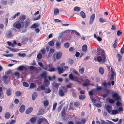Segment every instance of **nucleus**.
<instances>
[{
  "label": "nucleus",
  "instance_id": "nucleus-1",
  "mask_svg": "<svg viewBox=\"0 0 124 124\" xmlns=\"http://www.w3.org/2000/svg\"><path fill=\"white\" fill-rule=\"evenodd\" d=\"M62 89H59V93L60 96L62 97L65 94V93L67 92V89L64 86H62Z\"/></svg>",
  "mask_w": 124,
  "mask_h": 124
},
{
  "label": "nucleus",
  "instance_id": "nucleus-2",
  "mask_svg": "<svg viewBox=\"0 0 124 124\" xmlns=\"http://www.w3.org/2000/svg\"><path fill=\"white\" fill-rule=\"evenodd\" d=\"M69 78L71 80L76 81L79 84H81L80 82L79 81L77 77H74L72 74H70L69 76Z\"/></svg>",
  "mask_w": 124,
  "mask_h": 124
},
{
  "label": "nucleus",
  "instance_id": "nucleus-3",
  "mask_svg": "<svg viewBox=\"0 0 124 124\" xmlns=\"http://www.w3.org/2000/svg\"><path fill=\"white\" fill-rule=\"evenodd\" d=\"M31 20L29 18H27L25 21L24 23L25 28H27L30 24Z\"/></svg>",
  "mask_w": 124,
  "mask_h": 124
},
{
  "label": "nucleus",
  "instance_id": "nucleus-4",
  "mask_svg": "<svg viewBox=\"0 0 124 124\" xmlns=\"http://www.w3.org/2000/svg\"><path fill=\"white\" fill-rule=\"evenodd\" d=\"M6 36L8 38H11L13 36L12 31L10 30L8 31L6 33Z\"/></svg>",
  "mask_w": 124,
  "mask_h": 124
},
{
  "label": "nucleus",
  "instance_id": "nucleus-5",
  "mask_svg": "<svg viewBox=\"0 0 124 124\" xmlns=\"http://www.w3.org/2000/svg\"><path fill=\"white\" fill-rule=\"evenodd\" d=\"M112 97L116 100H119L120 99V97L119 96L118 93H115L112 94Z\"/></svg>",
  "mask_w": 124,
  "mask_h": 124
},
{
  "label": "nucleus",
  "instance_id": "nucleus-6",
  "mask_svg": "<svg viewBox=\"0 0 124 124\" xmlns=\"http://www.w3.org/2000/svg\"><path fill=\"white\" fill-rule=\"evenodd\" d=\"M46 122H47V120L44 117H41L39 118L37 122L38 124H40L43 121Z\"/></svg>",
  "mask_w": 124,
  "mask_h": 124
},
{
  "label": "nucleus",
  "instance_id": "nucleus-7",
  "mask_svg": "<svg viewBox=\"0 0 124 124\" xmlns=\"http://www.w3.org/2000/svg\"><path fill=\"white\" fill-rule=\"evenodd\" d=\"M95 15L94 14H93L91 16L89 23L90 24H91L93 23V20L95 18Z\"/></svg>",
  "mask_w": 124,
  "mask_h": 124
},
{
  "label": "nucleus",
  "instance_id": "nucleus-8",
  "mask_svg": "<svg viewBox=\"0 0 124 124\" xmlns=\"http://www.w3.org/2000/svg\"><path fill=\"white\" fill-rule=\"evenodd\" d=\"M25 107L24 105H22L19 109V111L21 113H23L25 110Z\"/></svg>",
  "mask_w": 124,
  "mask_h": 124
},
{
  "label": "nucleus",
  "instance_id": "nucleus-9",
  "mask_svg": "<svg viewBox=\"0 0 124 124\" xmlns=\"http://www.w3.org/2000/svg\"><path fill=\"white\" fill-rule=\"evenodd\" d=\"M62 53L61 52L57 53L56 55V58L57 60L59 59L61 57Z\"/></svg>",
  "mask_w": 124,
  "mask_h": 124
},
{
  "label": "nucleus",
  "instance_id": "nucleus-10",
  "mask_svg": "<svg viewBox=\"0 0 124 124\" xmlns=\"http://www.w3.org/2000/svg\"><path fill=\"white\" fill-rule=\"evenodd\" d=\"M61 43L57 41L55 44V47L56 48L59 49L61 48Z\"/></svg>",
  "mask_w": 124,
  "mask_h": 124
},
{
  "label": "nucleus",
  "instance_id": "nucleus-11",
  "mask_svg": "<svg viewBox=\"0 0 124 124\" xmlns=\"http://www.w3.org/2000/svg\"><path fill=\"white\" fill-rule=\"evenodd\" d=\"M106 109L108 112L110 113L111 112L112 110V107L108 105L106 107Z\"/></svg>",
  "mask_w": 124,
  "mask_h": 124
},
{
  "label": "nucleus",
  "instance_id": "nucleus-12",
  "mask_svg": "<svg viewBox=\"0 0 124 124\" xmlns=\"http://www.w3.org/2000/svg\"><path fill=\"white\" fill-rule=\"evenodd\" d=\"M26 68L23 66H19L17 68V69L19 70L22 71L23 69H26Z\"/></svg>",
  "mask_w": 124,
  "mask_h": 124
},
{
  "label": "nucleus",
  "instance_id": "nucleus-13",
  "mask_svg": "<svg viewBox=\"0 0 124 124\" xmlns=\"http://www.w3.org/2000/svg\"><path fill=\"white\" fill-rule=\"evenodd\" d=\"M26 16L24 15H21L19 17V19L21 21H23L25 19Z\"/></svg>",
  "mask_w": 124,
  "mask_h": 124
},
{
  "label": "nucleus",
  "instance_id": "nucleus-14",
  "mask_svg": "<svg viewBox=\"0 0 124 124\" xmlns=\"http://www.w3.org/2000/svg\"><path fill=\"white\" fill-rule=\"evenodd\" d=\"M59 73L60 74L63 73L64 71L63 68H61L60 67H58L57 68Z\"/></svg>",
  "mask_w": 124,
  "mask_h": 124
},
{
  "label": "nucleus",
  "instance_id": "nucleus-15",
  "mask_svg": "<svg viewBox=\"0 0 124 124\" xmlns=\"http://www.w3.org/2000/svg\"><path fill=\"white\" fill-rule=\"evenodd\" d=\"M33 108L32 107H31L28 108L26 111L25 112L26 114H29L33 110Z\"/></svg>",
  "mask_w": 124,
  "mask_h": 124
},
{
  "label": "nucleus",
  "instance_id": "nucleus-16",
  "mask_svg": "<svg viewBox=\"0 0 124 124\" xmlns=\"http://www.w3.org/2000/svg\"><path fill=\"white\" fill-rule=\"evenodd\" d=\"M47 72L46 71H44L43 72L41 75V76L42 78H47Z\"/></svg>",
  "mask_w": 124,
  "mask_h": 124
},
{
  "label": "nucleus",
  "instance_id": "nucleus-17",
  "mask_svg": "<svg viewBox=\"0 0 124 124\" xmlns=\"http://www.w3.org/2000/svg\"><path fill=\"white\" fill-rule=\"evenodd\" d=\"M37 96V93L36 92L34 93L32 95V98L33 100H34Z\"/></svg>",
  "mask_w": 124,
  "mask_h": 124
},
{
  "label": "nucleus",
  "instance_id": "nucleus-18",
  "mask_svg": "<svg viewBox=\"0 0 124 124\" xmlns=\"http://www.w3.org/2000/svg\"><path fill=\"white\" fill-rule=\"evenodd\" d=\"M118 114V112L117 110H114L111 111V114L115 115Z\"/></svg>",
  "mask_w": 124,
  "mask_h": 124
},
{
  "label": "nucleus",
  "instance_id": "nucleus-19",
  "mask_svg": "<svg viewBox=\"0 0 124 124\" xmlns=\"http://www.w3.org/2000/svg\"><path fill=\"white\" fill-rule=\"evenodd\" d=\"M11 91L10 89H7L6 91V93L8 96H9L11 95Z\"/></svg>",
  "mask_w": 124,
  "mask_h": 124
},
{
  "label": "nucleus",
  "instance_id": "nucleus-20",
  "mask_svg": "<svg viewBox=\"0 0 124 124\" xmlns=\"http://www.w3.org/2000/svg\"><path fill=\"white\" fill-rule=\"evenodd\" d=\"M87 48V46L86 45H83L82 47V50L83 51L85 52L86 51Z\"/></svg>",
  "mask_w": 124,
  "mask_h": 124
},
{
  "label": "nucleus",
  "instance_id": "nucleus-21",
  "mask_svg": "<svg viewBox=\"0 0 124 124\" xmlns=\"http://www.w3.org/2000/svg\"><path fill=\"white\" fill-rule=\"evenodd\" d=\"M99 71L101 74H103L104 72V70L103 68L102 67H100L99 68Z\"/></svg>",
  "mask_w": 124,
  "mask_h": 124
},
{
  "label": "nucleus",
  "instance_id": "nucleus-22",
  "mask_svg": "<svg viewBox=\"0 0 124 124\" xmlns=\"http://www.w3.org/2000/svg\"><path fill=\"white\" fill-rule=\"evenodd\" d=\"M10 116V114L9 112L6 113L5 115V117L6 119L9 118Z\"/></svg>",
  "mask_w": 124,
  "mask_h": 124
},
{
  "label": "nucleus",
  "instance_id": "nucleus-23",
  "mask_svg": "<svg viewBox=\"0 0 124 124\" xmlns=\"http://www.w3.org/2000/svg\"><path fill=\"white\" fill-rule=\"evenodd\" d=\"M51 91V90L49 88H47L45 89L44 92L46 93H50Z\"/></svg>",
  "mask_w": 124,
  "mask_h": 124
},
{
  "label": "nucleus",
  "instance_id": "nucleus-24",
  "mask_svg": "<svg viewBox=\"0 0 124 124\" xmlns=\"http://www.w3.org/2000/svg\"><path fill=\"white\" fill-rule=\"evenodd\" d=\"M80 15L82 18H85V14L83 11H82L80 12Z\"/></svg>",
  "mask_w": 124,
  "mask_h": 124
},
{
  "label": "nucleus",
  "instance_id": "nucleus-25",
  "mask_svg": "<svg viewBox=\"0 0 124 124\" xmlns=\"http://www.w3.org/2000/svg\"><path fill=\"white\" fill-rule=\"evenodd\" d=\"M102 54L103 56V62H105L106 61V57L105 55V54H104V50H102Z\"/></svg>",
  "mask_w": 124,
  "mask_h": 124
},
{
  "label": "nucleus",
  "instance_id": "nucleus-26",
  "mask_svg": "<svg viewBox=\"0 0 124 124\" xmlns=\"http://www.w3.org/2000/svg\"><path fill=\"white\" fill-rule=\"evenodd\" d=\"M59 10L57 8H55L54 10V15H56L59 13Z\"/></svg>",
  "mask_w": 124,
  "mask_h": 124
},
{
  "label": "nucleus",
  "instance_id": "nucleus-27",
  "mask_svg": "<svg viewBox=\"0 0 124 124\" xmlns=\"http://www.w3.org/2000/svg\"><path fill=\"white\" fill-rule=\"evenodd\" d=\"M22 93L20 91H17L15 93V95L16 96H19L21 95Z\"/></svg>",
  "mask_w": 124,
  "mask_h": 124
},
{
  "label": "nucleus",
  "instance_id": "nucleus-28",
  "mask_svg": "<svg viewBox=\"0 0 124 124\" xmlns=\"http://www.w3.org/2000/svg\"><path fill=\"white\" fill-rule=\"evenodd\" d=\"M38 27V25L37 24L34 23L30 27L31 28H35Z\"/></svg>",
  "mask_w": 124,
  "mask_h": 124
},
{
  "label": "nucleus",
  "instance_id": "nucleus-29",
  "mask_svg": "<svg viewBox=\"0 0 124 124\" xmlns=\"http://www.w3.org/2000/svg\"><path fill=\"white\" fill-rule=\"evenodd\" d=\"M99 21L101 22L102 23H103L104 22H106V19H103L102 18H101L99 19Z\"/></svg>",
  "mask_w": 124,
  "mask_h": 124
},
{
  "label": "nucleus",
  "instance_id": "nucleus-30",
  "mask_svg": "<svg viewBox=\"0 0 124 124\" xmlns=\"http://www.w3.org/2000/svg\"><path fill=\"white\" fill-rule=\"evenodd\" d=\"M85 98V96L84 95H80L79 96V98L80 100H83Z\"/></svg>",
  "mask_w": 124,
  "mask_h": 124
},
{
  "label": "nucleus",
  "instance_id": "nucleus-31",
  "mask_svg": "<svg viewBox=\"0 0 124 124\" xmlns=\"http://www.w3.org/2000/svg\"><path fill=\"white\" fill-rule=\"evenodd\" d=\"M117 110L118 112V113H121V112L123 111V108L121 107H119L118 108Z\"/></svg>",
  "mask_w": 124,
  "mask_h": 124
},
{
  "label": "nucleus",
  "instance_id": "nucleus-32",
  "mask_svg": "<svg viewBox=\"0 0 124 124\" xmlns=\"http://www.w3.org/2000/svg\"><path fill=\"white\" fill-rule=\"evenodd\" d=\"M64 103L60 105V106L58 108V112H59L60 111L61 108L64 105Z\"/></svg>",
  "mask_w": 124,
  "mask_h": 124
},
{
  "label": "nucleus",
  "instance_id": "nucleus-33",
  "mask_svg": "<svg viewBox=\"0 0 124 124\" xmlns=\"http://www.w3.org/2000/svg\"><path fill=\"white\" fill-rule=\"evenodd\" d=\"M65 47L66 48H68L70 46V44L68 42L65 43L64 45Z\"/></svg>",
  "mask_w": 124,
  "mask_h": 124
},
{
  "label": "nucleus",
  "instance_id": "nucleus-34",
  "mask_svg": "<svg viewBox=\"0 0 124 124\" xmlns=\"http://www.w3.org/2000/svg\"><path fill=\"white\" fill-rule=\"evenodd\" d=\"M14 74L17 78H20V73L18 72H15Z\"/></svg>",
  "mask_w": 124,
  "mask_h": 124
},
{
  "label": "nucleus",
  "instance_id": "nucleus-35",
  "mask_svg": "<svg viewBox=\"0 0 124 124\" xmlns=\"http://www.w3.org/2000/svg\"><path fill=\"white\" fill-rule=\"evenodd\" d=\"M21 24L20 23H17L16 25V27L18 29H19L21 27Z\"/></svg>",
  "mask_w": 124,
  "mask_h": 124
},
{
  "label": "nucleus",
  "instance_id": "nucleus-36",
  "mask_svg": "<svg viewBox=\"0 0 124 124\" xmlns=\"http://www.w3.org/2000/svg\"><path fill=\"white\" fill-rule=\"evenodd\" d=\"M49 104L48 101L46 100L44 101V104L45 106H48Z\"/></svg>",
  "mask_w": 124,
  "mask_h": 124
},
{
  "label": "nucleus",
  "instance_id": "nucleus-37",
  "mask_svg": "<svg viewBox=\"0 0 124 124\" xmlns=\"http://www.w3.org/2000/svg\"><path fill=\"white\" fill-rule=\"evenodd\" d=\"M85 69L84 68L82 67L80 68L79 70V71L80 73L83 74L84 72Z\"/></svg>",
  "mask_w": 124,
  "mask_h": 124
},
{
  "label": "nucleus",
  "instance_id": "nucleus-38",
  "mask_svg": "<svg viewBox=\"0 0 124 124\" xmlns=\"http://www.w3.org/2000/svg\"><path fill=\"white\" fill-rule=\"evenodd\" d=\"M74 106L76 107L79 106L80 105V104L78 102H75L74 103Z\"/></svg>",
  "mask_w": 124,
  "mask_h": 124
},
{
  "label": "nucleus",
  "instance_id": "nucleus-39",
  "mask_svg": "<svg viewBox=\"0 0 124 124\" xmlns=\"http://www.w3.org/2000/svg\"><path fill=\"white\" fill-rule=\"evenodd\" d=\"M32 123H34L36 121V118L34 117H32L30 119Z\"/></svg>",
  "mask_w": 124,
  "mask_h": 124
},
{
  "label": "nucleus",
  "instance_id": "nucleus-40",
  "mask_svg": "<svg viewBox=\"0 0 124 124\" xmlns=\"http://www.w3.org/2000/svg\"><path fill=\"white\" fill-rule=\"evenodd\" d=\"M3 56H6L7 57H11L13 56V54H3Z\"/></svg>",
  "mask_w": 124,
  "mask_h": 124
},
{
  "label": "nucleus",
  "instance_id": "nucleus-41",
  "mask_svg": "<svg viewBox=\"0 0 124 124\" xmlns=\"http://www.w3.org/2000/svg\"><path fill=\"white\" fill-rule=\"evenodd\" d=\"M80 8L78 7H76L74 8V10L75 11H78L80 10Z\"/></svg>",
  "mask_w": 124,
  "mask_h": 124
},
{
  "label": "nucleus",
  "instance_id": "nucleus-42",
  "mask_svg": "<svg viewBox=\"0 0 124 124\" xmlns=\"http://www.w3.org/2000/svg\"><path fill=\"white\" fill-rule=\"evenodd\" d=\"M47 78H48L49 80H52L53 79H54L55 78V76H54L53 77H51L50 76L47 77Z\"/></svg>",
  "mask_w": 124,
  "mask_h": 124
},
{
  "label": "nucleus",
  "instance_id": "nucleus-43",
  "mask_svg": "<svg viewBox=\"0 0 124 124\" xmlns=\"http://www.w3.org/2000/svg\"><path fill=\"white\" fill-rule=\"evenodd\" d=\"M122 103L119 101H117L116 103V106H122Z\"/></svg>",
  "mask_w": 124,
  "mask_h": 124
},
{
  "label": "nucleus",
  "instance_id": "nucleus-44",
  "mask_svg": "<svg viewBox=\"0 0 124 124\" xmlns=\"http://www.w3.org/2000/svg\"><path fill=\"white\" fill-rule=\"evenodd\" d=\"M111 76H115V73H114V71L112 69V68H111Z\"/></svg>",
  "mask_w": 124,
  "mask_h": 124
},
{
  "label": "nucleus",
  "instance_id": "nucleus-45",
  "mask_svg": "<svg viewBox=\"0 0 124 124\" xmlns=\"http://www.w3.org/2000/svg\"><path fill=\"white\" fill-rule=\"evenodd\" d=\"M97 60L99 62H101L102 60V58L100 56H98L97 58Z\"/></svg>",
  "mask_w": 124,
  "mask_h": 124
},
{
  "label": "nucleus",
  "instance_id": "nucleus-46",
  "mask_svg": "<svg viewBox=\"0 0 124 124\" xmlns=\"http://www.w3.org/2000/svg\"><path fill=\"white\" fill-rule=\"evenodd\" d=\"M23 85L24 86L27 87H28L29 86V84L25 82H24L23 83Z\"/></svg>",
  "mask_w": 124,
  "mask_h": 124
},
{
  "label": "nucleus",
  "instance_id": "nucleus-47",
  "mask_svg": "<svg viewBox=\"0 0 124 124\" xmlns=\"http://www.w3.org/2000/svg\"><path fill=\"white\" fill-rule=\"evenodd\" d=\"M36 85V84H34L33 83H32L31 84L30 87L31 88H33L35 87V85Z\"/></svg>",
  "mask_w": 124,
  "mask_h": 124
},
{
  "label": "nucleus",
  "instance_id": "nucleus-48",
  "mask_svg": "<svg viewBox=\"0 0 124 124\" xmlns=\"http://www.w3.org/2000/svg\"><path fill=\"white\" fill-rule=\"evenodd\" d=\"M18 55L19 56L24 57L26 56V54L25 53H19L18 54Z\"/></svg>",
  "mask_w": 124,
  "mask_h": 124
},
{
  "label": "nucleus",
  "instance_id": "nucleus-49",
  "mask_svg": "<svg viewBox=\"0 0 124 124\" xmlns=\"http://www.w3.org/2000/svg\"><path fill=\"white\" fill-rule=\"evenodd\" d=\"M48 44L50 46H52L54 45V43L53 41H51L48 42Z\"/></svg>",
  "mask_w": 124,
  "mask_h": 124
},
{
  "label": "nucleus",
  "instance_id": "nucleus-50",
  "mask_svg": "<svg viewBox=\"0 0 124 124\" xmlns=\"http://www.w3.org/2000/svg\"><path fill=\"white\" fill-rule=\"evenodd\" d=\"M57 105V103H55L53 105V110H54L55 109V108H56V106Z\"/></svg>",
  "mask_w": 124,
  "mask_h": 124
},
{
  "label": "nucleus",
  "instance_id": "nucleus-51",
  "mask_svg": "<svg viewBox=\"0 0 124 124\" xmlns=\"http://www.w3.org/2000/svg\"><path fill=\"white\" fill-rule=\"evenodd\" d=\"M42 68L43 69H44L45 70H48V68L47 67V66H46V65H43V66Z\"/></svg>",
  "mask_w": 124,
  "mask_h": 124
},
{
  "label": "nucleus",
  "instance_id": "nucleus-52",
  "mask_svg": "<svg viewBox=\"0 0 124 124\" xmlns=\"http://www.w3.org/2000/svg\"><path fill=\"white\" fill-rule=\"evenodd\" d=\"M68 62L69 64H71L73 63V61L71 59H69L68 60Z\"/></svg>",
  "mask_w": 124,
  "mask_h": 124
},
{
  "label": "nucleus",
  "instance_id": "nucleus-53",
  "mask_svg": "<svg viewBox=\"0 0 124 124\" xmlns=\"http://www.w3.org/2000/svg\"><path fill=\"white\" fill-rule=\"evenodd\" d=\"M55 68L53 67V68H52L51 69L48 70V71L50 72L54 71H55Z\"/></svg>",
  "mask_w": 124,
  "mask_h": 124
},
{
  "label": "nucleus",
  "instance_id": "nucleus-54",
  "mask_svg": "<svg viewBox=\"0 0 124 124\" xmlns=\"http://www.w3.org/2000/svg\"><path fill=\"white\" fill-rule=\"evenodd\" d=\"M42 57V55L41 54H39L37 56V58L39 59H40Z\"/></svg>",
  "mask_w": 124,
  "mask_h": 124
},
{
  "label": "nucleus",
  "instance_id": "nucleus-55",
  "mask_svg": "<svg viewBox=\"0 0 124 124\" xmlns=\"http://www.w3.org/2000/svg\"><path fill=\"white\" fill-rule=\"evenodd\" d=\"M94 91V90H93L90 91L89 92V94L90 96H93V91Z\"/></svg>",
  "mask_w": 124,
  "mask_h": 124
},
{
  "label": "nucleus",
  "instance_id": "nucleus-56",
  "mask_svg": "<svg viewBox=\"0 0 124 124\" xmlns=\"http://www.w3.org/2000/svg\"><path fill=\"white\" fill-rule=\"evenodd\" d=\"M111 29L113 30H116V26L115 25H113L112 26Z\"/></svg>",
  "mask_w": 124,
  "mask_h": 124
},
{
  "label": "nucleus",
  "instance_id": "nucleus-57",
  "mask_svg": "<svg viewBox=\"0 0 124 124\" xmlns=\"http://www.w3.org/2000/svg\"><path fill=\"white\" fill-rule=\"evenodd\" d=\"M19 50V49H15L11 48V51L14 52H17Z\"/></svg>",
  "mask_w": 124,
  "mask_h": 124
},
{
  "label": "nucleus",
  "instance_id": "nucleus-58",
  "mask_svg": "<svg viewBox=\"0 0 124 124\" xmlns=\"http://www.w3.org/2000/svg\"><path fill=\"white\" fill-rule=\"evenodd\" d=\"M86 121V119H83L81 120V123L82 124H85Z\"/></svg>",
  "mask_w": 124,
  "mask_h": 124
},
{
  "label": "nucleus",
  "instance_id": "nucleus-59",
  "mask_svg": "<svg viewBox=\"0 0 124 124\" xmlns=\"http://www.w3.org/2000/svg\"><path fill=\"white\" fill-rule=\"evenodd\" d=\"M41 52L43 54H45V48H43L41 50Z\"/></svg>",
  "mask_w": 124,
  "mask_h": 124
},
{
  "label": "nucleus",
  "instance_id": "nucleus-60",
  "mask_svg": "<svg viewBox=\"0 0 124 124\" xmlns=\"http://www.w3.org/2000/svg\"><path fill=\"white\" fill-rule=\"evenodd\" d=\"M109 102L111 103H113L114 102V101L112 99H109L108 100Z\"/></svg>",
  "mask_w": 124,
  "mask_h": 124
},
{
  "label": "nucleus",
  "instance_id": "nucleus-61",
  "mask_svg": "<svg viewBox=\"0 0 124 124\" xmlns=\"http://www.w3.org/2000/svg\"><path fill=\"white\" fill-rule=\"evenodd\" d=\"M65 114V112L64 110H63L61 112V115L62 116H64Z\"/></svg>",
  "mask_w": 124,
  "mask_h": 124
},
{
  "label": "nucleus",
  "instance_id": "nucleus-62",
  "mask_svg": "<svg viewBox=\"0 0 124 124\" xmlns=\"http://www.w3.org/2000/svg\"><path fill=\"white\" fill-rule=\"evenodd\" d=\"M117 56L118 59V61H119L122 58V56L120 54H118Z\"/></svg>",
  "mask_w": 124,
  "mask_h": 124
},
{
  "label": "nucleus",
  "instance_id": "nucleus-63",
  "mask_svg": "<svg viewBox=\"0 0 124 124\" xmlns=\"http://www.w3.org/2000/svg\"><path fill=\"white\" fill-rule=\"evenodd\" d=\"M53 85L54 87H57L58 86V85L56 83L54 82L53 83Z\"/></svg>",
  "mask_w": 124,
  "mask_h": 124
},
{
  "label": "nucleus",
  "instance_id": "nucleus-64",
  "mask_svg": "<svg viewBox=\"0 0 124 124\" xmlns=\"http://www.w3.org/2000/svg\"><path fill=\"white\" fill-rule=\"evenodd\" d=\"M121 53L122 54H123L124 53V48L123 47H122L121 49L120 50Z\"/></svg>",
  "mask_w": 124,
  "mask_h": 124
}]
</instances>
